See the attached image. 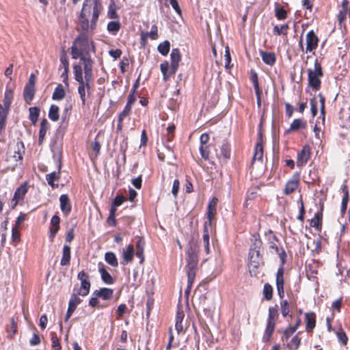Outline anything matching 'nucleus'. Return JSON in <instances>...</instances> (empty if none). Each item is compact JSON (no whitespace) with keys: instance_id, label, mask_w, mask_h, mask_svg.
Masks as SVG:
<instances>
[{"instance_id":"14","label":"nucleus","mask_w":350,"mask_h":350,"mask_svg":"<svg viewBox=\"0 0 350 350\" xmlns=\"http://www.w3.org/2000/svg\"><path fill=\"white\" fill-rule=\"evenodd\" d=\"M299 183V174H294L287 182L284 189V193L286 195L292 193L297 188Z\"/></svg>"},{"instance_id":"5","label":"nucleus","mask_w":350,"mask_h":350,"mask_svg":"<svg viewBox=\"0 0 350 350\" xmlns=\"http://www.w3.org/2000/svg\"><path fill=\"white\" fill-rule=\"evenodd\" d=\"M278 318V313L277 306L270 307L269 308V314L267 321L266 329L265 331L264 336L262 337V340L264 342L269 341L272 334L274 331L275 326Z\"/></svg>"},{"instance_id":"19","label":"nucleus","mask_w":350,"mask_h":350,"mask_svg":"<svg viewBox=\"0 0 350 350\" xmlns=\"http://www.w3.org/2000/svg\"><path fill=\"white\" fill-rule=\"evenodd\" d=\"M113 291L109 288H101L99 290H96L93 293V295H97L103 300H109L113 296Z\"/></svg>"},{"instance_id":"32","label":"nucleus","mask_w":350,"mask_h":350,"mask_svg":"<svg viewBox=\"0 0 350 350\" xmlns=\"http://www.w3.org/2000/svg\"><path fill=\"white\" fill-rule=\"evenodd\" d=\"M65 94L66 93L63 86L59 84L55 88L53 93L52 98L55 100H60L64 98Z\"/></svg>"},{"instance_id":"58","label":"nucleus","mask_w":350,"mask_h":350,"mask_svg":"<svg viewBox=\"0 0 350 350\" xmlns=\"http://www.w3.org/2000/svg\"><path fill=\"white\" fill-rule=\"evenodd\" d=\"M336 335H337L338 340L343 345H347L348 338H347L346 334L342 330H341L340 332H337Z\"/></svg>"},{"instance_id":"44","label":"nucleus","mask_w":350,"mask_h":350,"mask_svg":"<svg viewBox=\"0 0 350 350\" xmlns=\"http://www.w3.org/2000/svg\"><path fill=\"white\" fill-rule=\"evenodd\" d=\"M8 114L0 112V136L4 133Z\"/></svg>"},{"instance_id":"64","label":"nucleus","mask_w":350,"mask_h":350,"mask_svg":"<svg viewBox=\"0 0 350 350\" xmlns=\"http://www.w3.org/2000/svg\"><path fill=\"white\" fill-rule=\"evenodd\" d=\"M310 110L313 116H315L317 113V106L315 99L310 100Z\"/></svg>"},{"instance_id":"16","label":"nucleus","mask_w":350,"mask_h":350,"mask_svg":"<svg viewBox=\"0 0 350 350\" xmlns=\"http://www.w3.org/2000/svg\"><path fill=\"white\" fill-rule=\"evenodd\" d=\"M208 140L209 135L207 133H204L201 135L200 137V141L201 144V146L200 147V152L202 157L205 160H207L208 159V151L207 150L208 146L206 145Z\"/></svg>"},{"instance_id":"43","label":"nucleus","mask_w":350,"mask_h":350,"mask_svg":"<svg viewBox=\"0 0 350 350\" xmlns=\"http://www.w3.org/2000/svg\"><path fill=\"white\" fill-rule=\"evenodd\" d=\"M280 310L283 317H286L290 312L289 304L287 300H282L280 302Z\"/></svg>"},{"instance_id":"45","label":"nucleus","mask_w":350,"mask_h":350,"mask_svg":"<svg viewBox=\"0 0 350 350\" xmlns=\"http://www.w3.org/2000/svg\"><path fill=\"white\" fill-rule=\"evenodd\" d=\"M78 294L77 293H73L70 298V300H69V303H68V306H70L73 308H77V306L81 304V302L82 301L81 299H80L79 297H78Z\"/></svg>"},{"instance_id":"51","label":"nucleus","mask_w":350,"mask_h":350,"mask_svg":"<svg viewBox=\"0 0 350 350\" xmlns=\"http://www.w3.org/2000/svg\"><path fill=\"white\" fill-rule=\"evenodd\" d=\"M52 349L51 350H61V345L59 343V338L55 334L51 337Z\"/></svg>"},{"instance_id":"8","label":"nucleus","mask_w":350,"mask_h":350,"mask_svg":"<svg viewBox=\"0 0 350 350\" xmlns=\"http://www.w3.org/2000/svg\"><path fill=\"white\" fill-rule=\"evenodd\" d=\"M77 278L81 281V286L77 290L75 287L74 291H77L79 295L85 297L89 294L91 286L89 275L84 271H81L78 273Z\"/></svg>"},{"instance_id":"20","label":"nucleus","mask_w":350,"mask_h":350,"mask_svg":"<svg viewBox=\"0 0 350 350\" xmlns=\"http://www.w3.org/2000/svg\"><path fill=\"white\" fill-rule=\"evenodd\" d=\"M134 255V247L132 245H129L125 250L123 251L122 257L123 261L121 262L123 265H126L131 262Z\"/></svg>"},{"instance_id":"31","label":"nucleus","mask_w":350,"mask_h":350,"mask_svg":"<svg viewBox=\"0 0 350 350\" xmlns=\"http://www.w3.org/2000/svg\"><path fill=\"white\" fill-rule=\"evenodd\" d=\"M105 260L111 267H116L118 265V259L114 253L111 252H106L105 254Z\"/></svg>"},{"instance_id":"37","label":"nucleus","mask_w":350,"mask_h":350,"mask_svg":"<svg viewBox=\"0 0 350 350\" xmlns=\"http://www.w3.org/2000/svg\"><path fill=\"white\" fill-rule=\"evenodd\" d=\"M120 29V23L118 21H110L107 24V31L112 35H116Z\"/></svg>"},{"instance_id":"9","label":"nucleus","mask_w":350,"mask_h":350,"mask_svg":"<svg viewBox=\"0 0 350 350\" xmlns=\"http://www.w3.org/2000/svg\"><path fill=\"white\" fill-rule=\"evenodd\" d=\"M13 97V91L11 89H6L4 93L3 103H0V112L2 111L4 113H9Z\"/></svg>"},{"instance_id":"29","label":"nucleus","mask_w":350,"mask_h":350,"mask_svg":"<svg viewBox=\"0 0 350 350\" xmlns=\"http://www.w3.org/2000/svg\"><path fill=\"white\" fill-rule=\"evenodd\" d=\"M35 93V88L31 85H26L24 88V98L27 103L32 100Z\"/></svg>"},{"instance_id":"42","label":"nucleus","mask_w":350,"mask_h":350,"mask_svg":"<svg viewBox=\"0 0 350 350\" xmlns=\"http://www.w3.org/2000/svg\"><path fill=\"white\" fill-rule=\"evenodd\" d=\"M272 294H273L272 286L268 283L265 284L263 287L264 298L267 300H271L272 298Z\"/></svg>"},{"instance_id":"6","label":"nucleus","mask_w":350,"mask_h":350,"mask_svg":"<svg viewBox=\"0 0 350 350\" xmlns=\"http://www.w3.org/2000/svg\"><path fill=\"white\" fill-rule=\"evenodd\" d=\"M322 68L318 62H315L314 69H308L309 85L314 90H319L321 85L320 78L322 76Z\"/></svg>"},{"instance_id":"36","label":"nucleus","mask_w":350,"mask_h":350,"mask_svg":"<svg viewBox=\"0 0 350 350\" xmlns=\"http://www.w3.org/2000/svg\"><path fill=\"white\" fill-rule=\"evenodd\" d=\"M29 111V120L33 125H36L38 120L40 109L37 107H30Z\"/></svg>"},{"instance_id":"56","label":"nucleus","mask_w":350,"mask_h":350,"mask_svg":"<svg viewBox=\"0 0 350 350\" xmlns=\"http://www.w3.org/2000/svg\"><path fill=\"white\" fill-rule=\"evenodd\" d=\"M124 201H126V198L121 196H117L113 202L112 206L116 208L117 206H120Z\"/></svg>"},{"instance_id":"57","label":"nucleus","mask_w":350,"mask_h":350,"mask_svg":"<svg viewBox=\"0 0 350 350\" xmlns=\"http://www.w3.org/2000/svg\"><path fill=\"white\" fill-rule=\"evenodd\" d=\"M251 79H252V83L254 85L256 93L257 95H258L260 90H259V85H258V77H257L256 73H254L252 75Z\"/></svg>"},{"instance_id":"24","label":"nucleus","mask_w":350,"mask_h":350,"mask_svg":"<svg viewBox=\"0 0 350 350\" xmlns=\"http://www.w3.org/2000/svg\"><path fill=\"white\" fill-rule=\"evenodd\" d=\"M24 152L25 151L23 144L22 142H18L16 145L15 150L12 156V158L14 159L15 161H19L20 163H21Z\"/></svg>"},{"instance_id":"28","label":"nucleus","mask_w":350,"mask_h":350,"mask_svg":"<svg viewBox=\"0 0 350 350\" xmlns=\"http://www.w3.org/2000/svg\"><path fill=\"white\" fill-rule=\"evenodd\" d=\"M144 241L142 239L139 238L136 242V252L135 255L137 258L140 259V262H143L144 260Z\"/></svg>"},{"instance_id":"25","label":"nucleus","mask_w":350,"mask_h":350,"mask_svg":"<svg viewBox=\"0 0 350 350\" xmlns=\"http://www.w3.org/2000/svg\"><path fill=\"white\" fill-rule=\"evenodd\" d=\"M60 168H61V166H60V165H59L57 172H51V173L46 175V180L48 184L50 186H51L53 188L57 187V185H55L54 181L57 180L59 179V174H60Z\"/></svg>"},{"instance_id":"40","label":"nucleus","mask_w":350,"mask_h":350,"mask_svg":"<svg viewBox=\"0 0 350 350\" xmlns=\"http://www.w3.org/2000/svg\"><path fill=\"white\" fill-rule=\"evenodd\" d=\"M263 157V147L262 145L258 142L255 146V151L254 154V160H261Z\"/></svg>"},{"instance_id":"27","label":"nucleus","mask_w":350,"mask_h":350,"mask_svg":"<svg viewBox=\"0 0 350 350\" xmlns=\"http://www.w3.org/2000/svg\"><path fill=\"white\" fill-rule=\"evenodd\" d=\"M349 4L348 0H343L342 3V10H340L338 15V19L340 23L345 19L347 14L349 15Z\"/></svg>"},{"instance_id":"55","label":"nucleus","mask_w":350,"mask_h":350,"mask_svg":"<svg viewBox=\"0 0 350 350\" xmlns=\"http://www.w3.org/2000/svg\"><path fill=\"white\" fill-rule=\"evenodd\" d=\"M131 110V107L126 104L123 111L119 114L118 118H120V120H124L130 114Z\"/></svg>"},{"instance_id":"35","label":"nucleus","mask_w":350,"mask_h":350,"mask_svg":"<svg viewBox=\"0 0 350 350\" xmlns=\"http://www.w3.org/2000/svg\"><path fill=\"white\" fill-rule=\"evenodd\" d=\"M59 107L55 105H52L49 111V118L51 120L56 122L59 120Z\"/></svg>"},{"instance_id":"47","label":"nucleus","mask_w":350,"mask_h":350,"mask_svg":"<svg viewBox=\"0 0 350 350\" xmlns=\"http://www.w3.org/2000/svg\"><path fill=\"white\" fill-rule=\"evenodd\" d=\"M296 329H295L291 325L288 326L284 331L282 340L287 342L288 338L296 332Z\"/></svg>"},{"instance_id":"15","label":"nucleus","mask_w":350,"mask_h":350,"mask_svg":"<svg viewBox=\"0 0 350 350\" xmlns=\"http://www.w3.org/2000/svg\"><path fill=\"white\" fill-rule=\"evenodd\" d=\"M171 58V73L175 74L178 68V64L180 61V53L178 49H173L170 54Z\"/></svg>"},{"instance_id":"30","label":"nucleus","mask_w":350,"mask_h":350,"mask_svg":"<svg viewBox=\"0 0 350 350\" xmlns=\"http://www.w3.org/2000/svg\"><path fill=\"white\" fill-rule=\"evenodd\" d=\"M342 192L344 193L342 204H341V213L344 214L347 208V203L349 202V191L347 185H343L342 187Z\"/></svg>"},{"instance_id":"48","label":"nucleus","mask_w":350,"mask_h":350,"mask_svg":"<svg viewBox=\"0 0 350 350\" xmlns=\"http://www.w3.org/2000/svg\"><path fill=\"white\" fill-rule=\"evenodd\" d=\"M169 67V63L167 61L164 62L160 65L161 71L163 74L164 81H167L169 78V75H167Z\"/></svg>"},{"instance_id":"59","label":"nucleus","mask_w":350,"mask_h":350,"mask_svg":"<svg viewBox=\"0 0 350 350\" xmlns=\"http://www.w3.org/2000/svg\"><path fill=\"white\" fill-rule=\"evenodd\" d=\"M180 186V182L178 179H175L173 182V186L172 189V193L174 198L177 197L178 189Z\"/></svg>"},{"instance_id":"41","label":"nucleus","mask_w":350,"mask_h":350,"mask_svg":"<svg viewBox=\"0 0 350 350\" xmlns=\"http://www.w3.org/2000/svg\"><path fill=\"white\" fill-rule=\"evenodd\" d=\"M269 247L270 249L273 250L275 252L279 253V250L276 242L278 241L275 236L272 233H270L269 236Z\"/></svg>"},{"instance_id":"1","label":"nucleus","mask_w":350,"mask_h":350,"mask_svg":"<svg viewBox=\"0 0 350 350\" xmlns=\"http://www.w3.org/2000/svg\"><path fill=\"white\" fill-rule=\"evenodd\" d=\"M84 61V69H82L81 65L75 64L73 66L74 77L79 83L77 91L83 106L86 103V92L88 96H90V90L94 85L91 62L88 59H85Z\"/></svg>"},{"instance_id":"53","label":"nucleus","mask_w":350,"mask_h":350,"mask_svg":"<svg viewBox=\"0 0 350 350\" xmlns=\"http://www.w3.org/2000/svg\"><path fill=\"white\" fill-rule=\"evenodd\" d=\"M60 62L64 70H69V61L66 53L61 55Z\"/></svg>"},{"instance_id":"26","label":"nucleus","mask_w":350,"mask_h":350,"mask_svg":"<svg viewBox=\"0 0 350 350\" xmlns=\"http://www.w3.org/2000/svg\"><path fill=\"white\" fill-rule=\"evenodd\" d=\"M260 258L258 252L254 250H250L249 252V263L254 268H257L260 264Z\"/></svg>"},{"instance_id":"39","label":"nucleus","mask_w":350,"mask_h":350,"mask_svg":"<svg viewBox=\"0 0 350 350\" xmlns=\"http://www.w3.org/2000/svg\"><path fill=\"white\" fill-rule=\"evenodd\" d=\"M158 51L162 55H167L170 51V42L165 40L161 43H160L158 46Z\"/></svg>"},{"instance_id":"4","label":"nucleus","mask_w":350,"mask_h":350,"mask_svg":"<svg viewBox=\"0 0 350 350\" xmlns=\"http://www.w3.org/2000/svg\"><path fill=\"white\" fill-rule=\"evenodd\" d=\"M198 251L196 245H191L187 251V263L185 268L187 274V287L185 291L186 293H189L191 291L196 277V271L198 262Z\"/></svg>"},{"instance_id":"22","label":"nucleus","mask_w":350,"mask_h":350,"mask_svg":"<svg viewBox=\"0 0 350 350\" xmlns=\"http://www.w3.org/2000/svg\"><path fill=\"white\" fill-rule=\"evenodd\" d=\"M71 258L70 247L68 245H64L62 250V257L60 261L62 266H66L70 264Z\"/></svg>"},{"instance_id":"13","label":"nucleus","mask_w":350,"mask_h":350,"mask_svg":"<svg viewBox=\"0 0 350 350\" xmlns=\"http://www.w3.org/2000/svg\"><path fill=\"white\" fill-rule=\"evenodd\" d=\"M28 189L27 186V183H24L19 186L14 192V197L12 200L13 204V207L16 206V204L21 201L23 200L27 193Z\"/></svg>"},{"instance_id":"50","label":"nucleus","mask_w":350,"mask_h":350,"mask_svg":"<svg viewBox=\"0 0 350 350\" xmlns=\"http://www.w3.org/2000/svg\"><path fill=\"white\" fill-rule=\"evenodd\" d=\"M107 16L109 18L111 19H116L118 17L115 7H114V3L112 2L110 5L109 6L108 12H107Z\"/></svg>"},{"instance_id":"12","label":"nucleus","mask_w":350,"mask_h":350,"mask_svg":"<svg viewBox=\"0 0 350 350\" xmlns=\"http://www.w3.org/2000/svg\"><path fill=\"white\" fill-rule=\"evenodd\" d=\"M284 268L280 267L276 273V287L280 298H282L284 295Z\"/></svg>"},{"instance_id":"63","label":"nucleus","mask_w":350,"mask_h":350,"mask_svg":"<svg viewBox=\"0 0 350 350\" xmlns=\"http://www.w3.org/2000/svg\"><path fill=\"white\" fill-rule=\"evenodd\" d=\"M341 306H342V298H340V299L335 300L332 303V309L336 310L338 312H340Z\"/></svg>"},{"instance_id":"49","label":"nucleus","mask_w":350,"mask_h":350,"mask_svg":"<svg viewBox=\"0 0 350 350\" xmlns=\"http://www.w3.org/2000/svg\"><path fill=\"white\" fill-rule=\"evenodd\" d=\"M275 16L279 20L285 19L287 16L286 10L283 8H275Z\"/></svg>"},{"instance_id":"33","label":"nucleus","mask_w":350,"mask_h":350,"mask_svg":"<svg viewBox=\"0 0 350 350\" xmlns=\"http://www.w3.org/2000/svg\"><path fill=\"white\" fill-rule=\"evenodd\" d=\"M301 343V338L298 334L294 336L289 342L287 341L286 346L290 350H297Z\"/></svg>"},{"instance_id":"10","label":"nucleus","mask_w":350,"mask_h":350,"mask_svg":"<svg viewBox=\"0 0 350 350\" xmlns=\"http://www.w3.org/2000/svg\"><path fill=\"white\" fill-rule=\"evenodd\" d=\"M217 157L221 164L226 163L230 158V146L227 142H224L220 147Z\"/></svg>"},{"instance_id":"46","label":"nucleus","mask_w":350,"mask_h":350,"mask_svg":"<svg viewBox=\"0 0 350 350\" xmlns=\"http://www.w3.org/2000/svg\"><path fill=\"white\" fill-rule=\"evenodd\" d=\"M288 25L284 24L280 26L275 25L273 28V31L278 35H286Z\"/></svg>"},{"instance_id":"3","label":"nucleus","mask_w":350,"mask_h":350,"mask_svg":"<svg viewBox=\"0 0 350 350\" xmlns=\"http://www.w3.org/2000/svg\"><path fill=\"white\" fill-rule=\"evenodd\" d=\"M99 6L96 1L91 12V6L88 5V0H85L79 16V23L83 30L87 31L90 27L91 29L95 28L100 14Z\"/></svg>"},{"instance_id":"52","label":"nucleus","mask_w":350,"mask_h":350,"mask_svg":"<svg viewBox=\"0 0 350 350\" xmlns=\"http://www.w3.org/2000/svg\"><path fill=\"white\" fill-rule=\"evenodd\" d=\"M116 208L115 207H111L110 209L109 215L107 218V222L109 225L113 226L115 225V215H116Z\"/></svg>"},{"instance_id":"34","label":"nucleus","mask_w":350,"mask_h":350,"mask_svg":"<svg viewBox=\"0 0 350 350\" xmlns=\"http://www.w3.org/2000/svg\"><path fill=\"white\" fill-rule=\"evenodd\" d=\"M48 129V122L46 119H43L40 122V128L39 131L40 143H42L43 139H44Z\"/></svg>"},{"instance_id":"21","label":"nucleus","mask_w":350,"mask_h":350,"mask_svg":"<svg viewBox=\"0 0 350 350\" xmlns=\"http://www.w3.org/2000/svg\"><path fill=\"white\" fill-rule=\"evenodd\" d=\"M306 329L307 332H310L315 327L316 319L314 313H306L305 314Z\"/></svg>"},{"instance_id":"62","label":"nucleus","mask_w":350,"mask_h":350,"mask_svg":"<svg viewBox=\"0 0 350 350\" xmlns=\"http://www.w3.org/2000/svg\"><path fill=\"white\" fill-rule=\"evenodd\" d=\"M60 218L57 215H54L51 219V227H56L59 228Z\"/></svg>"},{"instance_id":"23","label":"nucleus","mask_w":350,"mask_h":350,"mask_svg":"<svg viewBox=\"0 0 350 350\" xmlns=\"http://www.w3.org/2000/svg\"><path fill=\"white\" fill-rule=\"evenodd\" d=\"M260 57L265 64L272 66L275 62V55L274 53L260 51Z\"/></svg>"},{"instance_id":"18","label":"nucleus","mask_w":350,"mask_h":350,"mask_svg":"<svg viewBox=\"0 0 350 350\" xmlns=\"http://www.w3.org/2000/svg\"><path fill=\"white\" fill-rule=\"evenodd\" d=\"M60 208L65 215H68L71 211V204L68 196L62 194L59 197Z\"/></svg>"},{"instance_id":"7","label":"nucleus","mask_w":350,"mask_h":350,"mask_svg":"<svg viewBox=\"0 0 350 350\" xmlns=\"http://www.w3.org/2000/svg\"><path fill=\"white\" fill-rule=\"evenodd\" d=\"M306 47L304 49L302 36L299 41V46L306 53L313 52L318 46L319 38L313 30L309 31L306 36Z\"/></svg>"},{"instance_id":"60","label":"nucleus","mask_w":350,"mask_h":350,"mask_svg":"<svg viewBox=\"0 0 350 350\" xmlns=\"http://www.w3.org/2000/svg\"><path fill=\"white\" fill-rule=\"evenodd\" d=\"M40 343V339L39 336L36 333H34L33 334L32 338L29 340L30 345L36 346V345H39Z\"/></svg>"},{"instance_id":"17","label":"nucleus","mask_w":350,"mask_h":350,"mask_svg":"<svg viewBox=\"0 0 350 350\" xmlns=\"http://www.w3.org/2000/svg\"><path fill=\"white\" fill-rule=\"evenodd\" d=\"M98 271L100 274L102 281L106 284H112L114 282V279L110 273L106 270L105 265L102 262L98 265Z\"/></svg>"},{"instance_id":"38","label":"nucleus","mask_w":350,"mask_h":350,"mask_svg":"<svg viewBox=\"0 0 350 350\" xmlns=\"http://www.w3.org/2000/svg\"><path fill=\"white\" fill-rule=\"evenodd\" d=\"M306 126V122L302 119H295L291 124L289 130L297 131L299 129L304 128Z\"/></svg>"},{"instance_id":"54","label":"nucleus","mask_w":350,"mask_h":350,"mask_svg":"<svg viewBox=\"0 0 350 350\" xmlns=\"http://www.w3.org/2000/svg\"><path fill=\"white\" fill-rule=\"evenodd\" d=\"M157 31V26L156 25H153L151 27L150 31L149 33H146V35H148L149 38L152 40H156L158 38Z\"/></svg>"},{"instance_id":"61","label":"nucleus","mask_w":350,"mask_h":350,"mask_svg":"<svg viewBox=\"0 0 350 350\" xmlns=\"http://www.w3.org/2000/svg\"><path fill=\"white\" fill-rule=\"evenodd\" d=\"M257 196L256 191H250L247 193V196L245 197V205H249V201L254 200Z\"/></svg>"},{"instance_id":"11","label":"nucleus","mask_w":350,"mask_h":350,"mask_svg":"<svg viewBox=\"0 0 350 350\" xmlns=\"http://www.w3.org/2000/svg\"><path fill=\"white\" fill-rule=\"evenodd\" d=\"M310 157V148L309 146H304L301 150L298 152L297 157V165L302 167L306 164Z\"/></svg>"},{"instance_id":"2","label":"nucleus","mask_w":350,"mask_h":350,"mask_svg":"<svg viewBox=\"0 0 350 350\" xmlns=\"http://www.w3.org/2000/svg\"><path fill=\"white\" fill-rule=\"evenodd\" d=\"M94 46L93 42L90 41L85 37H78L76 38L71 46L72 58L77 59H80V64L82 69H84L85 59H88L91 62V66H93V61L88 55L90 50L94 51Z\"/></svg>"}]
</instances>
